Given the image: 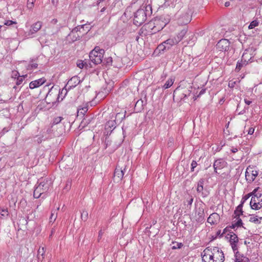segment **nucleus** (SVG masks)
Instances as JSON below:
<instances>
[{
    "instance_id": "obj_1",
    "label": "nucleus",
    "mask_w": 262,
    "mask_h": 262,
    "mask_svg": "<svg viewBox=\"0 0 262 262\" xmlns=\"http://www.w3.org/2000/svg\"><path fill=\"white\" fill-rule=\"evenodd\" d=\"M175 17L179 25H186L191 20V11L188 8L181 9L176 14Z\"/></svg>"
},
{
    "instance_id": "obj_2",
    "label": "nucleus",
    "mask_w": 262,
    "mask_h": 262,
    "mask_svg": "<svg viewBox=\"0 0 262 262\" xmlns=\"http://www.w3.org/2000/svg\"><path fill=\"white\" fill-rule=\"evenodd\" d=\"M104 53V50L99 47H96L89 54L90 60L94 65L101 63Z\"/></svg>"
},
{
    "instance_id": "obj_3",
    "label": "nucleus",
    "mask_w": 262,
    "mask_h": 262,
    "mask_svg": "<svg viewBox=\"0 0 262 262\" xmlns=\"http://www.w3.org/2000/svg\"><path fill=\"white\" fill-rule=\"evenodd\" d=\"M147 15L144 9H138L134 14V24L138 26L141 25L146 20Z\"/></svg>"
},
{
    "instance_id": "obj_4",
    "label": "nucleus",
    "mask_w": 262,
    "mask_h": 262,
    "mask_svg": "<svg viewBox=\"0 0 262 262\" xmlns=\"http://www.w3.org/2000/svg\"><path fill=\"white\" fill-rule=\"evenodd\" d=\"M49 188V184L47 181L41 182L34 189L33 196L35 198H39L42 194L48 191Z\"/></svg>"
},
{
    "instance_id": "obj_5",
    "label": "nucleus",
    "mask_w": 262,
    "mask_h": 262,
    "mask_svg": "<svg viewBox=\"0 0 262 262\" xmlns=\"http://www.w3.org/2000/svg\"><path fill=\"white\" fill-rule=\"evenodd\" d=\"M258 171L254 169L253 166L249 165L247 167L245 172V177L248 183H252L258 176Z\"/></svg>"
},
{
    "instance_id": "obj_6",
    "label": "nucleus",
    "mask_w": 262,
    "mask_h": 262,
    "mask_svg": "<svg viewBox=\"0 0 262 262\" xmlns=\"http://www.w3.org/2000/svg\"><path fill=\"white\" fill-rule=\"evenodd\" d=\"M210 250L212 252L213 258L215 262H224L225 260L224 254L221 249L217 247L210 246Z\"/></svg>"
},
{
    "instance_id": "obj_7",
    "label": "nucleus",
    "mask_w": 262,
    "mask_h": 262,
    "mask_svg": "<svg viewBox=\"0 0 262 262\" xmlns=\"http://www.w3.org/2000/svg\"><path fill=\"white\" fill-rule=\"evenodd\" d=\"M166 25V23L163 22L160 19H157L153 23L151 22L149 24V27L152 30L151 33L154 34L162 30Z\"/></svg>"
},
{
    "instance_id": "obj_8",
    "label": "nucleus",
    "mask_w": 262,
    "mask_h": 262,
    "mask_svg": "<svg viewBox=\"0 0 262 262\" xmlns=\"http://www.w3.org/2000/svg\"><path fill=\"white\" fill-rule=\"evenodd\" d=\"M210 248V246L206 248L202 253V260L204 262H215Z\"/></svg>"
},
{
    "instance_id": "obj_9",
    "label": "nucleus",
    "mask_w": 262,
    "mask_h": 262,
    "mask_svg": "<svg viewBox=\"0 0 262 262\" xmlns=\"http://www.w3.org/2000/svg\"><path fill=\"white\" fill-rule=\"evenodd\" d=\"M229 238L230 244L234 252L238 251L237 244L238 243V238L237 235L232 232L227 234V238Z\"/></svg>"
},
{
    "instance_id": "obj_10",
    "label": "nucleus",
    "mask_w": 262,
    "mask_h": 262,
    "mask_svg": "<svg viewBox=\"0 0 262 262\" xmlns=\"http://www.w3.org/2000/svg\"><path fill=\"white\" fill-rule=\"evenodd\" d=\"M82 27H75L74 28L70 33L69 34L68 36L71 39L72 41H76L77 40L79 39L82 37L81 28Z\"/></svg>"
},
{
    "instance_id": "obj_11",
    "label": "nucleus",
    "mask_w": 262,
    "mask_h": 262,
    "mask_svg": "<svg viewBox=\"0 0 262 262\" xmlns=\"http://www.w3.org/2000/svg\"><path fill=\"white\" fill-rule=\"evenodd\" d=\"M230 44L228 39H222L216 44V49L220 51H227L229 49Z\"/></svg>"
},
{
    "instance_id": "obj_12",
    "label": "nucleus",
    "mask_w": 262,
    "mask_h": 262,
    "mask_svg": "<svg viewBox=\"0 0 262 262\" xmlns=\"http://www.w3.org/2000/svg\"><path fill=\"white\" fill-rule=\"evenodd\" d=\"M125 169V166L123 168L122 167H120L119 165L116 167L114 175V179L115 181L118 182L122 179Z\"/></svg>"
},
{
    "instance_id": "obj_13",
    "label": "nucleus",
    "mask_w": 262,
    "mask_h": 262,
    "mask_svg": "<svg viewBox=\"0 0 262 262\" xmlns=\"http://www.w3.org/2000/svg\"><path fill=\"white\" fill-rule=\"evenodd\" d=\"M227 162L223 159H219L214 161L213 168L215 173H217V170H221L227 166Z\"/></svg>"
},
{
    "instance_id": "obj_14",
    "label": "nucleus",
    "mask_w": 262,
    "mask_h": 262,
    "mask_svg": "<svg viewBox=\"0 0 262 262\" xmlns=\"http://www.w3.org/2000/svg\"><path fill=\"white\" fill-rule=\"evenodd\" d=\"M80 82V80L79 77L77 76H75L72 77L67 82V84L65 85L66 88L68 89L69 90L75 88Z\"/></svg>"
},
{
    "instance_id": "obj_15",
    "label": "nucleus",
    "mask_w": 262,
    "mask_h": 262,
    "mask_svg": "<svg viewBox=\"0 0 262 262\" xmlns=\"http://www.w3.org/2000/svg\"><path fill=\"white\" fill-rule=\"evenodd\" d=\"M42 27V23L40 21H38L36 23L33 24L31 27V29L28 32V35L31 36L33 34L36 33Z\"/></svg>"
},
{
    "instance_id": "obj_16",
    "label": "nucleus",
    "mask_w": 262,
    "mask_h": 262,
    "mask_svg": "<svg viewBox=\"0 0 262 262\" xmlns=\"http://www.w3.org/2000/svg\"><path fill=\"white\" fill-rule=\"evenodd\" d=\"M46 81V79L44 77L32 81L29 84V88L31 89L38 88L39 86L45 83Z\"/></svg>"
},
{
    "instance_id": "obj_17",
    "label": "nucleus",
    "mask_w": 262,
    "mask_h": 262,
    "mask_svg": "<svg viewBox=\"0 0 262 262\" xmlns=\"http://www.w3.org/2000/svg\"><path fill=\"white\" fill-rule=\"evenodd\" d=\"M247 50H246L242 55V60L240 61H238L237 62L235 68L236 71L238 72L239 71L243 66H246L248 62L246 58H245V56L247 54Z\"/></svg>"
},
{
    "instance_id": "obj_18",
    "label": "nucleus",
    "mask_w": 262,
    "mask_h": 262,
    "mask_svg": "<svg viewBox=\"0 0 262 262\" xmlns=\"http://www.w3.org/2000/svg\"><path fill=\"white\" fill-rule=\"evenodd\" d=\"M220 219V216L217 213H213L207 219V222L211 225L217 224Z\"/></svg>"
},
{
    "instance_id": "obj_19",
    "label": "nucleus",
    "mask_w": 262,
    "mask_h": 262,
    "mask_svg": "<svg viewBox=\"0 0 262 262\" xmlns=\"http://www.w3.org/2000/svg\"><path fill=\"white\" fill-rule=\"evenodd\" d=\"M235 262H250L249 258L241 254L238 251L234 252Z\"/></svg>"
},
{
    "instance_id": "obj_20",
    "label": "nucleus",
    "mask_w": 262,
    "mask_h": 262,
    "mask_svg": "<svg viewBox=\"0 0 262 262\" xmlns=\"http://www.w3.org/2000/svg\"><path fill=\"white\" fill-rule=\"evenodd\" d=\"M261 194L259 193V195H254L252 196L251 201H250V206L252 209L257 210V202L258 201L259 198L261 197Z\"/></svg>"
},
{
    "instance_id": "obj_21",
    "label": "nucleus",
    "mask_w": 262,
    "mask_h": 262,
    "mask_svg": "<svg viewBox=\"0 0 262 262\" xmlns=\"http://www.w3.org/2000/svg\"><path fill=\"white\" fill-rule=\"evenodd\" d=\"M145 104L146 103L143 100L141 99L138 100L135 104V110L138 112H141L143 110L144 106Z\"/></svg>"
},
{
    "instance_id": "obj_22",
    "label": "nucleus",
    "mask_w": 262,
    "mask_h": 262,
    "mask_svg": "<svg viewBox=\"0 0 262 262\" xmlns=\"http://www.w3.org/2000/svg\"><path fill=\"white\" fill-rule=\"evenodd\" d=\"M167 50H169L172 46L178 43L174 37L170 38L164 41Z\"/></svg>"
},
{
    "instance_id": "obj_23",
    "label": "nucleus",
    "mask_w": 262,
    "mask_h": 262,
    "mask_svg": "<svg viewBox=\"0 0 262 262\" xmlns=\"http://www.w3.org/2000/svg\"><path fill=\"white\" fill-rule=\"evenodd\" d=\"M69 91L68 89L66 88V86L59 92L57 100L60 101L63 100V98L67 95L68 91Z\"/></svg>"
},
{
    "instance_id": "obj_24",
    "label": "nucleus",
    "mask_w": 262,
    "mask_h": 262,
    "mask_svg": "<svg viewBox=\"0 0 262 262\" xmlns=\"http://www.w3.org/2000/svg\"><path fill=\"white\" fill-rule=\"evenodd\" d=\"M187 32V29L184 28L178 34L176 37H174L178 43H179L183 38Z\"/></svg>"
},
{
    "instance_id": "obj_25",
    "label": "nucleus",
    "mask_w": 262,
    "mask_h": 262,
    "mask_svg": "<svg viewBox=\"0 0 262 262\" xmlns=\"http://www.w3.org/2000/svg\"><path fill=\"white\" fill-rule=\"evenodd\" d=\"M235 220L234 221V223L232 225L229 227L230 228H234L235 227H242L243 225V222L242 219L239 217H234Z\"/></svg>"
},
{
    "instance_id": "obj_26",
    "label": "nucleus",
    "mask_w": 262,
    "mask_h": 262,
    "mask_svg": "<svg viewBox=\"0 0 262 262\" xmlns=\"http://www.w3.org/2000/svg\"><path fill=\"white\" fill-rule=\"evenodd\" d=\"M243 206L242 204H239L236 208L234 211V214L235 215L234 217H239L240 215H243Z\"/></svg>"
},
{
    "instance_id": "obj_27",
    "label": "nucleus",
    "mask_w": 262,
    "mask_h": 262,
    "mask_svg": "<svg viewBox=\"0 0 262 262\" xmlns=\"http://www.w3.org/2000/svg\"><path fill=\"white\" fill-rule=\"evenodd\" d=\"M117 123L115 120H110L107 122L105 125V129H114L116 127Z\"/></svg>"
},
{
    "instance_id": "obj_28",
    "label": "nucleus",
    "mask_w": 262,
    "mask_h": 262,
    "mask_svg": "<svg viewBox=\"0 0 262 262\" xmlns=\"http://www.w3.org/2000/svg\"><path fill=\"white\" fill-rule=\"evenodd\" d=\"M197 215L198 217H197V220L199 222H201L204 219V209L201 208H199L197 210Z\"/></svg>"
},
{
    "instance_id": "obj_29",
    "label": "nucleus",
    "mask_w": 262,
    "mask_h": 262,
    "mask_svg": "<svg viewBox=\"0 0 262 262\" xmlns=\"http://www.w3.org/2000/svg\"><path fill=\"white\" fill-rule=\"evenodd\" d=\"M88 108L87 106L79 107L77 109V116H81L82 117L85 115L88 112Z\"/></svg>"
},
{
    "instance_id": "obj_30",
    "label": "nucleus",
    "mask_w": 262,
    "mask_h": 262,
    "mask_svg": "<svg viewBox=\"0 0 262 262\" xmlns=\"http://www.w3.org/2000/svg\"><path fill=\"white\" fill-rule=\"evenodd\" d=\"M77 27H82L81 28V34L83 36L84 34L87 33L91 29V28L89 27V25H82L81 26H78Z\"/></svg>"
},
{
    "instance_id": "obj_31",
    "label": "nucleus",
    "mask_w": 262,
    "mask_h": 262,
    "mask_svg": "<svg viewBox=\"0 0 262 262\" xmlns=\"http://www.w3.org/2000/svg\"><path fill=\"white\" fill-rule=\"evenodd\" d=\"M9 215V212L7 209H0V219H4L7 218Z\"/></svg>"
},
{
    "instance_id": "obj_32",
    "label": "nucleus",
    "mask_w": 262,
    "mask_h": 262,
    "mask_svg": "<svg viewBox=\"0 0 262 262\" xmlns=\"http://www.w3.org/2000/svg\"><path fill=\"white\" fill-rule=\"evenodd\" d=\"M204 183V180L203 179H200L198 183V187L196 191L198 192H201L203 190V185Z\"/></svg>"
},
{
    "instance_id": "obj_33",
    "label": "nucleus",
    "mask_w": 262,
    "mask_h": 262,
    "mask_svg": "<svg viewBox=\"0 0 262 262\" xmlns=\"http://www.w3.org/2000/svg\"><path fill=\"white\" fill-rule=\"evenodd\" d=\"M174 80V79L172 78L168 79L165 84L163 85V88L164 89H167L170 88L173 84Z\"/></svg>"
},
{
    "instance_id": "obj_34",
    "label": "nucleus",
    "mask_w": 262,
    "mask_h": 262,
    "mask_svg": "<svg viewBox=\"0 0 262 262\" xmlns=\"http://www.w3.org/2000/svg\"><path fill=\"white\" fill-rule=\"evenodd\" d=\"M259 219L260 220H261V219H262V217H260L258 218V217L257 216H251L250 217L249 221L252 223L256 224H259L260 223V221H259Z\"/></svg>"
},
{
    "instance_id": "obj_35",
    "label": "nucleus",
    "mask_w": 262,
    "mask_h": 262,
    "mask_svg": "<svg viewBox=\"0 0 262 262\" xmlns=\"http://www.w3.org/2000/svg\"><path fill=\"white\" fill-rule=\"evenodd\" d=\"M46 251V248L45 247L39 248L38 250V258L40 259L39 256L41 255L42 256V259L44 258L45 253Z\"/></svg>"
},
{
    "instance_id": "obj_36",
    "label": "nucleus",
    "mask_w": 262,
    "mask_h": 262,
    "mask_svg": "<svg viewBox=\"0 0 262 262\" xmlns=\"http://www.w3.org/2000/svg\"><path fill=\"white\" fill-rule=\"evenodd\" d=\"M157 50H158L160 52L161 51L163 52L164 51L168 50L164 42L160 44L157 47Z\"/></svg>"
},
{
    "instance_id": "obj_37",
    "label": "nucleus",
    "mask_w": 262,
    "mask_h": 262,
    "mask_svg": "<svg viewBox=\"0 0 262 262\" xmlns=\"http://www.w3.org/2000/svg\"><path fill=\"white\" fill-rule=\"evenodd\" d=\"M36 0H28L27 1V8L30 9L32 10L33 8L34 7V3Z\"/></svg>"
},
{
    "instance_id": "obj_38",
    "label": "nucleus",
    "mask_w": 262,
    "mask_h": 262,
    "mask_svg": "<svg viewBox=\"0 0 262 262\" xmlns=\"http://www.w3.org/2000/svg\"><path fill=\"white\" fill-rule=\"evenodd\" d=\"M57 217V212L56 210L52 211L50 217V222H54Z\"/></svg>"
},
{
    "instance_id": "obj_39",
    "label": "nucleus",
    "mask_w": 262,
    "mask_h": 262,
    "mask_svg": "<svg viewBox=\"0 0 262 262\" xmlns=\"http://www.w3.org/2000/svg\"><path fill=\"white\" fill-rule=\"evenodd\" d=\"M81 217L83 221H86L88 218V212L86 211L83 210L81 213Z\"/></svg>"
},
{
    "instance_id": "obj_40",
    "label": "nucleus",
    "mask_w": 262,
    "mask_h": 262,
    "mask_svg": "<svg viewBox=\"0 0 262 262\" xmlns=\"http://www.w3.org/2000/svg\"><path fill=\"white\" fill-rule=\"evenodd\" d=\"M62 119L63 118L61 117H57L56 118H55L53 120L52 125H56L58 124L61 122Z\"/></svg>"
},
{
    "instance_id": "obj_41",
    "label": "nucleus",
    "mask_w": 262,
    "mask_h": 262,
    "mask_svg": "<svg viewBox=\"0 0 262 262\" xmlns=\"http://www.w3.org/2000/svg\"><path fill=\"white\" fill-rule=\"evenodd\" d=\"M258 25V22L257 20L252 21L249 25L248 28L250 29H253Z\"/></svg>"
},
{
    "instance_id": "obj_42",
    "label": "nucleus",
    "mask_w": 262,
    "mask_h": 262,
    "mask_svg": "<svg viewBox=\"0 0 262 262\" xmlns=\"http://www.w3.org/2000/svg\"><path fill=\"white\" fill-rule=\"evenodd\" d=\"M251 196V194H246L245 195L243 196L242 199V200H241V204H242V205H243L244 203Z\"/></svg>"
},
{
    "instance_id": "obj_43",
    "label": "nucleus",
    "mask_w": 262,
    "mask_h": 262,
    "mask_svg": "<svg viewBox=\"0 0 262 262\" xmlns=\"http://www.w3.org/2000/svg\"><path fill=\"white\" fill-rule=\"evenodd\" d=\"M104 62H105V64L106 66H111V65H112V63L113 62L112 58L111 57H109L106 58L105 59H104Z\"/></svg>"
},
{
    "instance_id": "obj_44",
    "label": "nucleus",
    "mask_w": 262,
    "mask_h": 262,
    "mask_svg": "<svg viewBox=\"0 0 262 262\" xmlns=\"http://www.w3.org/2000/svg\"><path fill=\"white\" fill-rule=\"evenodd\" d=\"M174 245L172 247V249H180L183 246V244L181 243H173Z\"/></svg>"
},
{
    "instance_id": "obj_45",
    "label": "nucleus",
    "mask_w": 262,
    "mask_h": 262,
    "mask_svg": "<svg viewBox=\"0 0 262 262\" xmlns=\"http://www.w3.org/2000/svg\"><path fill=\"white\" fill-rule=\"evenodd\" d=\"M85 63H86V62L84 63L83 61L78 60L77 61L76 64L78 68H79L80 69H82L84 66V64H85Z\"/></svg>"
},
{
    "instance_id": "obj_46",
    "label": "nucleus",
    "mask_w": 262,
    "mask_h": 262,
    "mask_svg": "<svg viewBox=\"0 0 262 262\" xmlns=\"http://www.w3.org/2000/svg\"><path fill=\"white\" fill-rule=\"evenodd\" d=\"M24 77L23 76H20L16 79V84L17 85L21 84L24 80Z\"/></svg>"
},
{
    "instance_id": "obj_47",
    "label": "nucleus",
    "mask_w": 262,
    "mask_h": 262,
    "mask_svg": "<svg viewBox=\"0 0 262 262\" xmlns=\"http://www.w3.org/2000/svg\"><path fill=\"white\" fill-rule=\"evenodd\" d=\"M19 76H20L19 74L18 71H12V75H11L12 78H17Z\"/></svg>"
},
{
    "instance_id": "obj_48",
    "label": "nucleus",
    "mask_w": 262,
    "mask_h": 262,
    "mask_svg": "<svg viewBox=\"0 0 262 262\" xmlns=\"http://www.w3.org/2000/svg\"><path fill=\"white\" fill-rule=\"evenodd\" d=\"M145 12H146L147 14H149L150 13H151V6L150 5L148 4L145 7V10H144Z\"/></svg>"
},
{
    "instance_id": "obj_49",
    "label": "nucleus",
    "mask_w": 262,
    "mask_h": 262,
    "mask_svg": "<svg viewBox=\"0 0 262 262\" xmlns=\"http://www.w3.org/2000/svg\"><path fill=\"white\" fill-rule=\"evenodd\" d=\"M258 190V188L254 189L252 192L249 193V194H251V196H254V195H259V193H256V192Z\"/></svg>"
},
{
    "instance_id": "obj_50",
    "label": "nucleus",
    "mask_w": 262,
    "mask_h": 262,
    "mask_svg": "<svg viewBox=\"0 0 262 262\" xmlns=\"http://www.w3.org/2000/svg\"><path fill=\"white\" fill-rule=\"evenodd\" d=\"M13 24H16V23L15 21H13L12 20H7L5 23V25H7V26H10Z\"/></svg>"
},
{
    "instance_id": "obj_51",
    "label": "nucleus",
    "mask_w": 262,
    "mask_h": 262,
    "mask_svg": "<svg viewBox=\"0 0 262 262\" xmlns=\"http://www.w3.org/2000/svg\"><path fill=\"white\" fill-rule=\"evenodd\" d=\"M193 199L191 197L190 199L187 200V205L188 206H189V207H190L191 205H192V203L193 202Z\"/></svg>"
},
{
    "instance_id": "obj_52",
    "label": "nucleus",
    "mask_w": 262,
    "mask_h": 262,
    "mask_svg": "<svg viewBox=\"0 0 262 262\" xmlns=\"http://www.w3.org/2000/svg\"><path fill=\"white\" fill-rule=\"evenodd\" d=\"M257 210L258 209H259L260 208H261L262 207V199L258 200V201L257 202Z\"/></svg>"
},
{
    "instance_id": "obj_53",
    "label": "nucleus",
    "mask_w": 262,
    "mask_h": 262,
    "mask_svg": "<svg viewBox=\"0 0 262 262\" xmlns=\"http://www.w3.org/2000/svg\"><path fill=\"white\" fill-rule=\"evenodd\" d=\"M103 234V232H102V230H100L99 231V233H98V242H99L100 240L101 239Z\"/></svg>"
},
{
    "instance_id": "obj_54",
    "label": "nucleus",
    "mask_w": 262,
    "mask_h": 262,
    "mask_svg": "<svg viewBox=\"0 0 262 262\" xmlns=\"http://www.w3.org/2000/svg\"><path fill=\"white\" fill-rule=\"evenodd\" d=\"M52 94H53V92H52V90L51 89L49 92L48 93L47 95V96H46V98H49L50 97H51V96L52 95Z\"/></svg>"
},
{
    "instance_id": "obj_55",
    "label": "nucleus",
    "mask_w": 262,
    "mask_h": 262,
    "mask_svg": "<svg viewBox=\"0 0 262 262\" xmlns=\"http://www.w3.org/2000/svg\"><path fill=\"white\" fill-rule=\"evenodd\" d=\"M37 66H38V64L37 63H31V64H30L29 65V67H31V68H37Z\"/></svg>"
},
{
    "instance_id": "obj_56",
    "label": "nucleus",
    "mask_w": 262,
    "mask_h": 262,
    "mask_svg": "<svg viewBox=\"0 0 262 262\" xmlns=\"http://www.w3.org/2000/svg\"><path fill=\"white\" fill-rule=\"evenodd\" d=\"M198 165L196 162L194 160H193L191 162V167L195 168Z\"/></svg>"
},
{
    "instance_id": "obj_57",
    "label": "nucleus",
    "mask_w": 262,
    "mask_h": 262,
    "mask_svg": "<svg viewBox=\"0 0 262 262\" xmlns=\"http://www.w3.org/2000/svg\"><path fill=\"white\" fill-rule=\"evenodd\" d=\"M248 107H245L242 111H240L238 113V115H243L246 113V110H248Z\"/></svg>"
},
{
    "instance_id": "obj_58",
    "label": "nucleus",
    "mask_w": 262,
    "mask_h": 262,
    "mask_svg": "<svg viewBox=\"0 0 262 262\" xmlns=\"http://www.w3.org/2000/svg\"><path fill=\"white\" fill-rule=\"evenodd\" d=\"M254 129L253 128H252V127L250 128L248 130V134L252 135L254 133Z\"/></svg>"
},
{
    "instance_id": "obj_59",
    "label": "nucleus",
    "mask_w": 262,
    "mask_h": 262,
    "mask_svg": "<svg viewBox=\"0 0 262 262\" xmlns=\"http://www.w3.org/2000/svg\"><path fill=\"white\" fill-rule=\"evenodd\" d=\"M244 101L245 103L247 105H250L252 103L251 101L248 100L247 99H245Z\"/></svg>"
},
{
    "instance_id": "obj_60",
    "label": "nucleus",
    "mask_w": 262,
    "mask_h": 262,
    "mask_svg": "<svg viewBox=\"0 0 262 262\" xmlns=\"http://www.w3.org/2000/svg\"><path fill=\"white\" fill-rule=\"evenodd\" d=\"M237 151H238V149H237V148L233 147V148L231 149V151H232L233 153H235V152H236Z\"/></svg>"
},
{
    "instance_id": "obj_61",
    "label": "nucleus",
    "mask_w": 262,
    "mask_h": 262,
    "mask_svg": "<svg viewBox=\"0 0 262 262\" xmlns=\"http://www.w3.org/2000/svg\"><path fill=\"white\" fill-rule=\"evenodd\" d=\"M36 141L38 143H40L42 142V139L40 137L38 138Z\"/></svg>"
},
{
    "instance_id": "obj_62",
    "label": "nucleus",
    "mask_w": 262,
    "mask_h": 262,
    "mask_svg": "<svg viewBox=\"0 0 262 262\" xmlns=\"http://www.w3.org/2000/svg\"><path fill=\"white\" fill-rule=\"evenodd\" d=\"M57 3V1L56 0H52V3L53 5H56Z\"/></svg>"
},
{
    "instance_id": "obj_63",
    "label": "nucleus",
    "mask_w": 262,
    "mask_h": 262,
    "mask_svg": "<svg viewBox=\"0 0 262 262\" xmlns=\"http://www.w3.org/2000/svg\"><path fill=\"white\" fill-rule=\"evenodd\" d=\"M225 6L226 7H228L230 6V2H226L225 3Z\"/></svg>"
},
{
    "instance_id": "obj_64",
    "label": "nucleus",
    "mask_w": 262,
    "mask_h": 262,
    "mask_svg": "<svg viewBox=\"0 0 262 262\" xmlns=\"http://www.w3.org/2000/svg\"><path fill=\"white\" fill-rule=\"evenodd\" d=\"M221 234V231L220 230L217 231V232H216L217 235H220L221 236H222Z\"/></svg>"
}]
</instances>
